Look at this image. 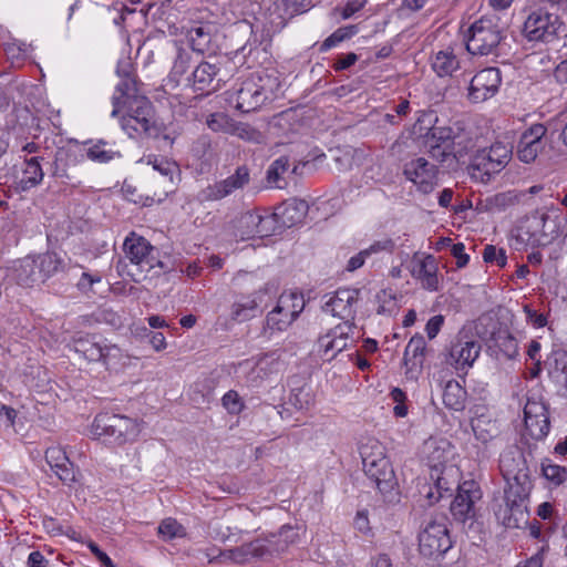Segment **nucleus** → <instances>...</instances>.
<instances>
[{"instance_id": "79ce46f5", "label": "nucleus", "mask_w": 567, "mask_h": 567, "mask_svg": "<svg viewBox=\"0 0 567 567\" xmlns=\"http://www.w3.org/2000/svg\"><path fill=\"white\" fill-rule=\"evenodd\" d=\"M442 399L447 409L462 411L465 408L466 391L457 381L451 380L445 384Z\"/></svg>"}, {"instance_id": "bb28decb", "label": "nucleus", "mask_w": 567, "mask_h": 567, "mask_svg": "<svg viewBox=\"0 0 567 567\" xmlns=\"http://www.w3.org/2000/svg\"><path fill=\"white\" fill-rule=\"evenodd\" d=\"M546 133L547 127L544 124L537 123L522 134L517 145V156L522 162L533 163L544 151Z\"/></svg>"}, {"instance_id": "423d86ee", "label": "nucleus", "mask_w": 567, "mask_h": 567, "mask_svg": "<svg viewBox=\"0 0 567 567\" xmlns=\"http://www.w3.org/2000/svg\"><path fill=\"white\" fill-rule=\"evenodd\" d=\"M567 217L559 213L535 214L517 228L516 241L529 246H547L560 236H566Z\"/></svg>"}, {"instance_id": "6e6552de", "label": "nucleus", "mask_w": 567, "mask_h": 567, "mask_svg": "<svg viewBox=\"0 0 567 567\" xmlns=\"http://www.w3.org/2000/svg\"><path fill=\"white\" fill-rule=\"evenodd\" d=\"M123 250L125 258L128 259V265L120 261L117 264V270L123 274L126 270V275L135 282H140L146 277L155 266L163 268L162 261L157 260L155 252L157 249L151 245V243L142 236L131 233L124 240Z\"/></svg>"}, {"instance_id": "864d4df0", "label": "nucleus", "mask_w": 567, "mask_h": 567, "mask_svg": "<svg viewBox=\"0 0 567 567\" xmlns=\"http://www.w3.org/2000/svg\"><path fill=\"white\" fill-rule=\"evenodd\" d=\"M102 278L100 275L83 272L76 284V287L82 293L90 296L91 293H95L94 285L100 284Z\"/></svg>"}, {"instance_id": "ea45409f", "label": "nucleus", "mask_w": 567, "mask_h": 567, "mask_svg": "<svg viewBox=\"0 0 567 567\" xmlns=\"http://www.w3.org/2000/svg\"><path fill=\"white\" fill-rule=\"evenodd\" d=\"M426 344L423 336L415 334L408 342L404 351L403 361L411 368H422L425 359Z\"/></svg>"}, {"instance_id": "9b49d317", "label": "nucleus", "mask_w": 567, "mask_h": 567, "mask_svg": "<svg viewBox=\"0 0 567 567\" xmlns=\"http://www.w3.org/2000/svg\"><path fill=\"white\" fill-rule=\"evenodd\" d=\"M91 433L94 439L105 443L123 445L137 437L140 427L136 420L128 416L101 413L95 416Z\"/></svg>"}, {"instance_id": "c85d7f7f", "label": "nucleus", "mask_w": 567, "mask_h": 567, "mask_svg": "<svg viewBox=\"0 0 567 567\" xmlns=\"http://www.w3.org/2000/svg\"><path fill=\"white\" fill-rule=\"evenodd\" d=\"M482 497L474 482H464L451 504V513L456 520L464 522L474 515V504Z\"/></svg>"}, {"instance_id": "5fc2aeb1", "label": "nucleus", "mask_w": 567, "mask_h": 567, "mask_svg": "<svg viewBox=\"0 0 567 567\" xmlns=\"http://www.w3.org/2000/svg\"><path fill=\"white\" fill-rule=\"evenodd\" d=\"M221 401L224 408L230 414H239L244 409V403L236 391L230 390L227 393H225Z\"/></svg>"}, {"instance_id": "c03bdc74", "label": "nucleus", "mask_w": 567, "mask_h": 567, "mask_svg": "<svg viewBox=\"0 0 567 567\" xmlns=\"http://www.w3.org/2000/svg\"><path fill=\"white\" fill-rule=\"evenodd\" d=\"M493 348L498 350L506 359H513L518 353V343L507 330H499L492 337Z\"/></svg>"}, {"instance_id": "393cba45", "label": "nucleus", "mask_w": 567, "mask_h": 567, "mask_svg": "<svg viewBox=\"0 0 567 567\" xmlns=\"http://www.w3.org/2000/svg\"><path fill=\"white\" fill-rule=\"evenodd\" d=\"M275 225V216L261 215L258 210H249L239 217L237 229L243 239L262 238L272 234Z\"/></svg>"}, {"instance_id": "a211bd4d", "label": "nucleus", "mask_w": 567, "mask_h": 567, "mask_svg": "<svg viewBox=\"0 0 567 567\" xmlns=\"http://www.w3.org/2000/svg\"><path fill=\"white\" fill-rule=\"evenodd\" d=\"M482 344L473 336L464 331L458 332L446 355V363L457 372L467 373L480 357Z\"/></svg>"}, {"instance_id": "338daca9", "label": "nucleus", "mask_w": 567, "mask_h": 567, "mask_svg": "<svg viewBox=\"0 0 567 567\" xmlns=\"http://www.w3.org/2000/svg\"><path fill=\"white\" fill-rule=\"evenodd\" d=\"M394 246L395 245L392 239H383V240H378V241L373 243L369 248H367L364 250L368 251V256H370L372 254H377L380 251L392 252L394 249Z\"/></svg>"}, {"instance_id": "2f4dec72", "label": "nucleus", "mask_w": 567, "mask_h": 567, "mask_svg": "<svg viewBox=\"0 0 567 567\" xmlns=\"http://www.w3.org/2000/svg\"><path fill=\"white\" fill-rule=\"evenodd\" d=\"M45 461L59 480L70 486L76 482V471L61 446H50L45 451Z\"/></svg>"}, {"instance_id": "2eb2a0df", "label": "nucleus", "mask_w": 567, "mask_h": 567, "mask_svg": "<svg viewBox=\"0 0 567 567\" xmlns=\"http://www.w3.org/2000/svg\"><path fill=\"white\" fill-rule=\"evenodd\" d=\"M305 306L306 301L301 292H282L276 307L266 317L265 331L274 333L287 330L303 311Z\"/></svg>"}, {"instance_id": "b1692460", "label": "nucleus", "mask_w": 567, "mask_h": 567, "mask_svg": "<svg viewBox=\"0 0 567 567\" xmlns=\"http://www.w3.org/2000/svg\"><path fill=\"white\" fill-rule=\"evenodd\" d=\"M501 83L502 76L499 69H483L472 78L467 97L473 103L485 102L498 92Z\"/></svg>"}, {"instance_id": "37998d69", "label": "nucleus", "mask_w": 567, "mask_h": 567, "mask_svg": "<svg viewBox=\"0 0 567 567\" xmlns=\"http://www.w3.org/2000/svg\"><path fill=\"white\" fill-rule=\"evenodd\" d=\"M44 177V173L39 162V157H31L24 161L22 169V177L20 179L21 188L23 190L30 189L39 185Z\"/></svg>"}, {"instance_id": "6e6d98bb", "label": "nucleus", "mask_w": 567, "mask_h": 567, "mask_svg": "<svg viewBox=\"0 0 567 567\" xmlns=\"http://www.w3.org/2000/svg\"><path fill=\"white\" fill-rule=\"evenodd\" d=\"M392 401L395 403L393 413L396 417H404L408 414V406L405 404L406 395L400 388H394L390 392Z\"/></svg>"}, {"instance_id": "4c0bfd02", "label": "nucleus", "mask_w": 567, "mask_h": 567, "mask_svg": "<svg viewBox=\"0 0 567 567\" xmlns=\"http://www.w3.org/2000/svg\"><path fill=\"white\" fill-rule=\"evenodd\" d=\"M432 69L440 76H451L460 68V61L453 49L437 51L432 58Z\"/></svg>"}, {"instance_id": "49530a36", "label": "nucleus", "mask_w": 567, "mask_h": 567, "mask_svg": "<svg viewBox=\"0 0 567 567\" xmlns=\"http://www.w3.org/2000/svg\"><path fill=\"white\" fill-rule=\"evenodd\" d=\"M157 533L163 540L167 542L174 538L184 537L186 535V529L175 518L168 517L159 523Z\"/></svg>"}, {"instance_id": "052dcab7", "label": "nucleus", "mask_w": 567, "mask_h": 567, "mask_svg": "<svg viewBox=\"0 0 567 567\" xmlns=\"http://www.w3.org/2000/svg\"><path fill=\"white\" fill-rule=\"evenodd\" d=\"M548 550V545L544 544L536 554H534L530 558L526 559L516 565V567H543L544 564V554Z\"/></svg>"}, {"instance_id": "09e8293b", "label": "nucleus", "mask_w": 567, "mask_h": 567, "mask_svg": "<svg viewBox=\"0 0 567 567\" xmlns=\"http://www.w3.org/2000/svg\"><path fill=\"white\" fill-rule=\"evenodd\" d=\"M517 202V196L513 192L495 194L486 199V206L494 212H502Z\"/></svg>"}, {"instance_id": "f704fd0d", "label": "nucleus", "mask_w": 567, "mask_h": 567, "mask_svg": "<svg viewBox=\"0 0 567 567\" xmlns=\"http://www.w3.org/2000/svg\"><path fill=\"white\" fill-rule=\"evenodd\" d=\"M544 364L550 379L567 392V351L553 350Z\"/></svg>"}, {"instance_id": "f3484780", "label": "nucleus", "mask_w": 567, "mask_h": 567, "mask_svg": "<svg viewBox=\"0 0 567 567\" xmlns=\"http://www.w3.org/2000/svg\"><path fill=\"white\" fill-rule=\"evenodd\" d=\"M452 547L446 518L431 520L419 534V550L424 557H439Z\"/></svg>"}, {"instance_id": "473e14b6", "label": "nucleus", "mask_w": 567, "mask_h": 567, "mask_svg": "<svg viewBox=\"0 0 567 567\" xmlns=\"http://www.w3.org/2000/svg\"><path fill=\"white\" fill-rule=\"evenodd\" d=\"M308 210L309 205L306 200L291 198L279 206L271 216H275L276 224L279 221L285 227H292L305 219Z\"/></svg>"}, {"instance_id": "20e7f679", "label": "nucleus", "mask_w": 567, "mask_h": 567, "mask_svg": "<svg viewBox=\"0 0 567 567\" xmlns=\"http://www.w3.org/2000/svg\"><path fill=\"white\" fill-rule=\"evenodd\" d=\"M280 87L275 71L261 70L251 73L229 94L228 102L238 111L248 113L271 101Z\"/></svg>"}, {"instance_id": "9d476101", "label": "nucleus", "mask_w": 567, "mask_h": 567, "mask_svg": "<svg viewBox=\"0 0 567 567\" xmlns=\"http://www.w3.org/2000/svg\"><path fill=\"white\" fill-rule=\"evenodd\" d=\"M64 260L55 252L27 256L14 268L16 279L20 286L34 287L64 270Z\"/></svg>"}, {"instance_id": "c756f323", "label": "nucleus", "mask_w": 567, "mask_h": 567, "mask_svg": "<svg viewBox=\"0 0 567 567\" xmlns=\"http://www.w3.org/2000/svg\"><path fill=\"white\" fill-rule=\"evenodd\" d=\"M424 453L426 454L430 471L450 470L447 463L454 455V449L451 442L444 437H430L424 443Z\"/></svg>"}, {"instance_id": "680f3d73", "label": "nucleus", "mask_w": 567, "mask_h": 567, "mask_svg": "<svg viewBox=\"0 0 567 567\" xmlns=\"http://www.w3.org/2000/svg\"><path fill=\"white\" fill-rule=\"evenodd\" d=\"M367 4V0H349L341 9V18L347 20L362 10Z\"/></svg>"}, {"instance_id": "1a4fd4ad", "label": "nucleus", "mask_w": 567, "mask_h": 567, "mask_svg": "<svg viewBox=\"0 0 567 567\" xmlns=\"http://www.w3.org/2000/svg\"><path fill=\"white\" fill-rule=\"evenodd\" d=\"M505 39L506 29L499 18L484 16L470 27L466 50L473 55H497Z\"/></svg>"}, {"instance_id": "5701e85b", "label": "nucleus", "mask_w": 567, "mask_h": 567, "mask_svg": "<svg viewBox=\"0 0 567 567\" xmlns=\"http://www.w3.org/2000/svg\"><path fill=\"white\" fill-rule=\"evenodd\" d=\"M410 272L420 282L421 287L427 291H439L442 287L439 265L433 255L415 252Z\"/></svg>"}, {"instance_id": "39448f33", "label": "nucleus", "mask_w": 567, "mask_h": 567, "mask_svg": "<svg viewBox=\"0 0 567 567\" xmlns=\"http://www.w3.org/2000/svg\"><path fill=\"white\" fill-rule=\"evenodd\" d=\"M122 130L132 138L156 137L159 127L156 123L154 107L143 94L125 95L121 99L118 111Z\"/></svg>"}, {"instance_id": "7c9ffc66", "label": "nucleus", "mask_w": 567, "mask_h": 567, "mask_svg": "<svg viewBox=\"0 0 567 567\" xmlns=\"http://www.w3.org/2000/svg\"><path fill=\"white\" fill-rule=\"evenodd\" d=\"M117 74L121 78V81L117 83L112 96V117H117L121 106V99H123V96L141 93L138 89V81L135 74H133L132 64L128 61L118 63Z\"/></svg>"}, {"instance_id": "8fccbe9b", "label": "nucleus", "mask_w": 567, "mask_h": 567, "mask_svg": "<svg viewBox=\"0 0 567 567\" xmlns=\"http://www.w3.org/2000/svg\"><path fill=\"white\" fill-rule=\"evenodd\" d=\"M542 472L544 477L554 485H560L567 477V470L564 466L553 464L548 460L543 462Z\"/></svg>"}, {"instance_id": "69168bd1", "label": "nucleus", "mask_w": 567, "mask_h": 567, "mask_svg": "<svg viewBox=\"0 0 567 567\" xmlns=\"http://www.w3.org/2000/svg\"><path fill=\"white\" fill-rule=\"evenodd\" d=\"M358 61V55L353 52L341 54L333 63L334 71H343L352 66Z\"/></svg>"}, {"instance_id": "603ef678", "label": "nucleus", "mask_w": 567, "mask_h": 567, "mask_svg": "<svg viewBox=\"0 0 567 567\" xmlns=\"http://www.w3.org/2000/svg\"><path fill=\"white\" fill-rule=\"evenodd\" d=\"M289 168V158L287 156H280L269 166L267 171V179L271 184H276L281 175Z\"/></svg>"}, {"instance_id": "e2e57ef3", "label": "nucleus", "mask_w": 567, "mask_h": 567, "mask_svg": "<svg viewBox=\"0 0 567 567\" xmlns=\"http://www.w3.org/2000/svg\"><path fill=\"white\" fill-rule=\"evenodd\" d=\"M451 254L456 259L457 268L465 267L470 261V256L465 252V246L463 243L452 245Z\"/></svg>"}, {"instance_id": "58836bf2", "label": "nucleus", "mask_w": 567, "mask_h": 567, "mask_svg": "<svg viewBox=\"0 0 567 567\" xmlns=\"http://www.w3.org/2000/svg\"><path fill=\"white\" fill-rule=\"evenodd\" d=\"M76 164V155L69 148L60 147L52 162V175L56 178L71 179L70 168Z\"/></svg>"}, {"instance_id": "ddd939ff", "label": "nucleus", "mask_w": 567, "mask_h": 567, "mask_svg": "<svg viewBox=\"0 0 567 567\" xmlns=\"http://www.w3.org/2000/svg\"><path fill=\"white\" fill-rule=\"evenodd\" d=\"M74 351L87 362H101L106 369L122 364L123 351L116 344H107L95 334H83L72 340Z\"/></svg>"}, {"instance_id": "0eeeda50", "label": "nucleus", "mask_w": 567, "mask_h": 567, "mask_svg": "<svg viewBox=\"0 0 567 567\" xmlns=\"http://www.w3.org/2000/svg\"><path fill=\"white\" fill-rule=\"evenodd\" d=\"M363 471L384 496L392 494L398 481L385 455V447L377 440H369L360 447Z\"/></svg>"}, {"instance_id": "bf43d9fd", "label": "nucleus", "mask_w": 567, "mask_h": 567, "mask_svg": "<svg viewBox=\"0 0 567 567\" xmlns=\"http://www.w3.org/2000/svg\"><path fill=\"white\" fill-rule=\"evenodd\" d=\"M190 56L187 52L181 50L177 54V58L174 62L172 74L182 76L189 69Z\"/></svg>"}, {"instance_id": "a19ab883", "label": "nucleus", "mask_w": 567, "mask_h": 567, "mask_svg": "<svg viewBox=\"0 0 567 567\" xmlns=\"http://www.w3.org/2000/svg\"><path fill=\"white\" fill-rule=\"evenodd\" d=\"M471 426L476 440L482 443L489 442L496 437L499 432L496 421L485 414H481L472 419Z\"/></svg>"}, {"instance_id": "72a5a7b5", "label": "nucleus", "mask_w": 567, "mask_h": 567, "mask_svg": "<svg viewBox=\"0 0 567 567\" xmlns=\"http://www.w3.org/2000/svg\"><path fill=\"white\" fill-rule=\"evenodd\" d=\"M284 369V362L279 360L275 353L266 354L260 358L255 365L251 368L247 375V381L252 386H258L261 381L270 378L274 374H278Z\"/></svg>"}, {"instance_id": "0e129e2a", "label": "nucleus", "mask_w": 567, "mask_h": 567, "mask_svg": "<svg viewBox=\"0 0 567 567\" xmlns=\"http://www.w3.org/2000/svg\"><path fill=\"white\" fill-rule=\"evenodd\" d=\"M444 324V317L441 315L433 316L425 324V332L430 340L434 339Z\"/></svg>"}, {"instance_id": "6ab92c4d", "label": "nucleus", "mask_w": 567, "mask_h": 567, "mask_svg": "<svg viewBox=\"0 0 567 567\" xmlns=\"http://www.w3.org/2000/svg\"><path fill=\"white\" fill-rule=\"evenodd\" d=\"M250 181L247 166H238L235 173L225 179L209 184L202 188L196 198L200 203L220 200L238 189H243Z\"/></svg>"}, {"instance_id": "f8f14e48", "label": "nucleus", "mask_w": 567, "mask_h": 567, "mask_svg": "<svg viewBox=\"0 0 567 567\" xmlns=\"http://www.w3.org/2000/svg\"><path fill=\"white\" fill-rule=\"evenodd\" d=\"M512 150L503 143H494L488 148L476 152L468 165L472 179L486 184L508 164Z\"/></svg>"}, {"instance_id": "7ed1b4c3", "label": "nucleus", "mask_w": 567, "mask_h": 567, "mask_svg": "<svg viewBox=\"0 0 567 567\" xmlns=\"http://www.w3.org/2000/svg\"><path fill=\"white\" fill-rule=\"evenodd\" d=\"M424 146L430 157L443 167L454 169L460 158L474 146L473 140L458 125L432 126L425 135Z\"/></svg>"}, {"instance_id": "e433bc0d", "label": "nucleus", "mask_w": 567, "mask_h": 567, "mask_svg": "<svg viewBox=\"0 0 567 567\" xmlns=\"http://www.w3.org/2000/svg\"><path fill=\"white\" fill-rule=\"evenodd\" d=\"M85 146L86 157L95 163L106 164L122 157L121 152L115 148V145L104 140L86 142Z\"/></svg>"}, {"instance_id": "de8ad7c7", "label": "nucleus", "mask_w": 567, "mask_h": 567, "mask_svg": "<svg viewBox=\"0 0 567 567\" xmlns=\"http://www.w3.org/2000/svg\"><path fill=\"white\" fill-rule=\"evenodd\" d=\"M452 471L443 470V471H430V480L434 484V488L441 494L443 497L445 494L451 495L453 489L454 482L449 480V475Z\"/></svg>"}, {"instance_id": "13d9d810", "label": "nucleus", "mask_w": 567, "mask_h": 567, "mask_svg": "<svg viewBox=\"0 0 567 567\" xmlns=\"http://www.w3.org/2000/svg\"><path fill=\"white\" fill-rule=\"evenodd\" d=\"M548 126L551 128V135L555 131L561 132L559 134V140L563 141L565 145H567V111L560 112L554 118L548 122Z\"/></svg>"}, {"instance_id": "774afa93", "label": "nucleus", "mask_w": 567, "mask_h": 567, "mask_svg": "<svg viewBox=\"0 0 567 567\" xmlns=\"http://www.w3.org/2000/svg\"><path fill=\"white\" fill-rule=\"evenodd\" d=\"M27 564L28 567H49L48 559L39 550L30 553Z\"/></svg>"}, {"instance_id": "f03ea898", "label": "nucleus", "mask_w": 567, "mask_h": 567, "mask_svg": "<svg viewBox=\"0 0 567 567\" xmlns=\"http://www.w3.org/2000/svg\"><path fill=\"white\" fill-rule=\"evenodd\" d=\"M298 539V532L290 525H284L277 534L257 538L238 547L219 550L218 555L206 554L209 563L220 559L235 564H247L252 559H266L285 551Z\"/></svg>"}, {"instance_id": "412c9836", "label": "nucleus", "mask_w": 567, "mask_h": 567, "mask_svg": "<svg viewBox=\"0 0 567 567\" xmlns=\"http://www.w3.org/2000/svg\"><path fill=\"white\" fill-rule=\"evenodd\" d=\"M354 324L349 320L329 330L318 339V352L326 360L333 359L337 353L347 349L353 342Z\"/></svg>"}, {"instance_id": "4be33fe9", "label": "nucleus", "mask_w": 567, "mask_h": 567, "mask_svg": "<svg viewBox=\"0 0 567 567\" xmlns=\"http://www.w3.org/2000/svg\"><path fill=\"white\" fill-rule=\"evenodd\" d=\"M146 163L152 166L154 174L150 178L158 185L159 194L167 196L173 193L181 175L177 163L158 155H148Z\"/></svg>"}, {"instance_id": "aec40b11", "label": "nucleus", "mask_w": 567, "mask_h": 567, "mask_svg": "<svg viewBox=\"0 0 567 567\" xmlns=\"http://www.w3.org/2000/svg\"><path fill=\"white\" fill-rule=\"evenodd\" d=\"M403 175L423 194H430L437 186L439 169L424 157L408 161L403 166Z\"/></svg>"}, {"instance_id": "3c124183", "label": "nucleus", "mask_w": 567, "mask_h": 567, "mask_svg": "<svg viewBox=\"0 0 567 567\" xmlns=\"http://www.w3.org/2000/svg\"><path fill=\"white\" fill-rule=\"evenodd\" d=\"M286 16L293 17L296 14L308 11L313 6V0H280Z\"/></svg>"}, {"instance_id": "a18cd8bd", "label": "nucleus", "mask_w": 567, "mask_h": 567, "mask_svg": "<svg viewBox=\"0 0 567 567\" xmlns=\"http://www.w3.org/2000/svg\"><path fill=\"white\" fill-rule=\"evenodd\" d=\"M187 38L192 50L196 53L204 54L210 49L212 33L209 27L192 28L187 33Z\"/></svg>"}, {"instance_id": "c9c22d12", "label": "nucleus", "mask_w": 567, "mask_h": 567, "mask_svg": "<svg viewBox=\"0 0 567 567\" xmlns=\"http://www.w3.org/2000/svg\"><path fill=\"white\" fill-rule=\"evenodd\" d=\"M261 292H254L249 296H243L231 306L230 317L233 320L244 322L255 318L259 312L261 302Z\"/></svg>"}, {"instance_id": "cd10ccee", "label": "nucleus", "mask_w": 567, "mask_h": 567, "mask_svg": "<svg viewBox=\"0 0 567 567\" xmlns=\"http://www.w3.org/2000/svg\"><path fill=\"white\" fill-rule=\"evenodd\" d=\"M360 290L355 288H340L329 297L323 309L332 316L342 319H353L355 305L359 301Z\"/></svg>"}, {"instance_id": "dca6fc26", "label": "nucleus", "mask_w": 567, "mask_h": 567, "mask_svg": "<svg viewBox=\"0 0 567 567\" xmlns=\"http://www.w3.org/2000/svg\"><path fill=\"white\" fill-rule=\"evenodd\" d=\"M228 61L216 62L202 61L192 72L190 83L194 91L206 94L219 90L231 76V70L227 68Z\"/></svg>"}, {"instance_id": "4d7b16f0", "label": "nucleus", "mask_w": 567, "mask_h": 567, "mask_svg": "<svg viewBox=\"0 0 567 567\" xmlns=\"http://www.w3.org/2000/svg\"><path fill=\"white\" fill-rule=\"evenodd\" d=\"M483 259L485 262H495L498 267L506 265V255L503 249H497L495 246L487 245L483 251Z\"/></svg>"}, {"instance_id": "f257e3e1", "label": "nucleus", "mask_w": 567, "mask_h": 567, "mask_svg": "<svg viewBox=\"0 0 567 567\" xmlns=\"http://www.w3.org/2000/svg\"><path fill=\"white\" fill-rule=\"evenodd\" d=\"M499 471L507 483L504 504L495 515L507 528H522L528 523L527 502L532 489L528 467L516 446L504 450L499 456Z\"/></svg>"}, {"instance_id": "4468645a", "label": "nucleus", "mask_w": 567, "mask_h": 567, "mask_svg": "<svg viewBox=\"0 0 567 567\" xmlns=\"http://www.w3.org/2000/svg\"><path fill=\"white\" fill-rule=\"evenodd\" d=\"M564 30V23L558 14L549 12L546 8H537L526 17L522 32L529 42L549 43Z\"/></svg>"}, {"instance_id": "a878e982", "label": "nucleus", "mask_w": 567, "mask_h": 567, "mask_svg": "<svg viewBox=\"0 0 567 567\" xmlns=\"http://www.w3.org/2000/svg\"><path fill=\"white\" fill-rule=\"evenodd\" d=\"M524 422L527 434L534 440H543L550 429L547 406L539 401L528 399L524 408Z\"/></svg>"}]
</instances>
